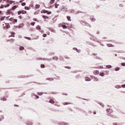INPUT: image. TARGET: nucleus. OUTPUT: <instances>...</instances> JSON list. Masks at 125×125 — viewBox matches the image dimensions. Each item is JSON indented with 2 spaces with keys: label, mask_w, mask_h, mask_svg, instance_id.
Masks as SVG:
<instances>
[{
  "label": "nucleus",
  "mask_w": 125,
  "mask_h": 125,
  "mask_svg": "<svg viewBox=\"0 0 125 125\" xmlns=\"http://www.w3.org/2000/svg\"><path fill=\"white\" fill-rule=\"evenodd\" d=\"M3 3L5 4V8L6 7H9L11 5V0H3Z\"/></svg>",
  "instance_id": "f257e3e1"
},
{
  "label": "nucleus",
  "mask_w": 125,
  "mask_h": 125,
  "mask_svg": "<svg viewBox=\"0 0 125 125\" xmlns=\"http://www.w3.org/2000/svg\"><path fill=\"white\" fill-rule=\"evenodd\" d=\"M2 27L4 30H7V29L10 28V25H9V23H4L2 24Z\"/></svg>",
  "instance_id": "f03ea898"
},
{
  "label": "nucleus",
  "mask_w": 125,
  "mask_h": 125,
  "mask_svg": "<svg viewBox=\"0 0 125 125\" xmlns=\"http://www.w3.org/2000/svg\"><path fill=\"white\" fill-rule=\"evenodd\" d=\"M20 14H27V11L21 10V11H18V15H20Z\"/></svg>",
  "instance_id": "7ed1b4c3"
},
{
  "label": "nucleus",
  "mask_w": 125,
  "mask_h": 125,
  "mask_svg": "<svg viewBox=\"0 0 125 125\" xmlns=\"http://www.w3.org/2000/svg\"><path fill=\"white\" fill-rule=\"evenodd\" d=\"M41 13H47V14L49 15V14H51L52 12L43 9L42 11H41Z\"/></svg>",
  "instance_id": "20e7f679"
},
{
  "label": "nucleus",
  "mask_w": 125,
  "mask_h": 125,
  "mask_svg": "<svg viewBox=\"0 0 125 125\" xmlns=\"http://www.w3.org/2000/svg\"><path fill=\"white\" fill-rule=\"evenodd\" d=\"M106 112L108 116H110V115H111V114H112V113H113V110H112V109L111 108H108L106 110Z\"/></svg>",
  "instance_id": "39448f33"
},
{
  "label": "nucleus",
  "mask_w": 125,
  "mask_h": 125,
  "mask_svg": "<svg viewBox=\"0 0 125 125\" xmlns=\"http://www.w3.org/2000/svg\"><path fill=\"white\" fill-rule=\"evenodd\" d=\"M18 7H19V5H16L13 6L12 8H11V10H12L13 11H14V10H15V9H16V8H18Z\"/></svg>",
  "instance_id": "423d86ee"
},
{
  "label": "nucleus",
  "mask_w": 125,
  "mask_h": 125,
  "mask_svg": "<svg viewBox=\"0 0 125 125\" xmlns=\"http://www.w3.org/2000/svg\"><path fill=\"white\" fill-rule=\"evenodd\" d=\"M93 74L94 75H98V74H99V71H98V70H94L93 71Z\"/></svg>",
  "instance_id": "0eeeda50"
},
{
  "label": "nucleus",
  "mask_w": 125,
  "mask_h": 125,
  "mask_svg": "<svg viewBox=\"0 0 125 125\" xmlns=\"http://www.w3.org/2000/svg\"><path fill=\"white\" fill-rule=\"evenodd\" d=\"M40 7H41V6L40 5V4H36L35 5V9H39Z\"/></svg>",
  "instance_id": "6e6552de"
},
{
  "label": "nucleus",
  "mask_w": 125,
  "mask_h": 125,
  "mask_svg": "<svg viewBox=\"0 0 125 125\" xmlns=\"http://www.w3.org/2000/svg\"><path fill=\"white\" fill-rule=\"evenodd\" d=\"M107 45L108 46V47H114V46H115V45L112 44H107Z\"/></svg>",
  "instance_id": "1a4fd4ad"
},
{
  "label": "nucleus",
  "mask_w": 125,
  "mask_h": 125,
  "mask_svg": "<svg viewBox=\"0 0 125 125\" xmlns=\"http://www.w3.org/2000/svg\"><path fill=\"white\" fill-rule=\"evenodd\" d=\"M99 75L101 76V77H104V76H105V74L103 72H100Z\"/></svg>",
  "instance_id": "9d476101"
},
{
  "label": "nucleus",
  "mask_w": 125,
  "mask_h": 125,
  "mask_svg": "<svg viewBox=\"0 0 125 125\" xmlns=\"http://www.w3.org/2000/svg\"><path fill=\"white\" fill-rule=\"evenodd\" d=\"M49 102V103H51V104H54V101L52 99H50Z\"/></svg>",
  "instance_id": "9b49d317"
},
{
  "label": "nucleus",
  "mask_w": 125,
  "mask_h": 125,
  "mask_svg": "<svg viewBox=\"0 0 125 125\" xmlns=\"http://www.w3.org/2000/svg\"><path fill=\"white\" fill-rule=\"evenodd\" d=\"M66 18L68 20V21H71V17L70 16H67L66 17Z\"/></svg>",
  "instance_id": "f8f14e48"
},
{
  "label": "nucleus",
  "mask_w": 125,
  "mask_h": 125,
  "mask_svg": "<svg viewBox=\"0 0 125 125\" xmlns=\"http://www.w3.org/2000/svg\"><path fill=\"white\" fill-rule=\"evenodd\" d=\"M37 30H39V31H41V26L40 25H38L36 26Z\"/></svg>",
  "instance_id": "ddd939ff"
},
{
  "label": "nucleus",
  "mask_w": 125,
  "mask_h": 125,
  "mask_svg": "<svg viewBox=\"0 0 125 125\" xmlns=\"http://www.w3.org/2000/svg\"><path fill=\"white\" fill-rule=\"evenodd\" d=\"M85 81L86 82H89V81H90V78L89 77H86L85 78Z\"/></svg>",
  "instance_id": "4468645a"
},
{
  "label": "nucleus",
  "mask_w": 125,
  "mask_h": 125,
  "mask_svg": "<svg viewBox=\"0 0 125 125\" xmlns=\"http://www.w3.org/2000/svg\"><path fill=\"white\" fill-rule=\"evenodd\" d=\"M54 1H55V0H51L50 1V3L51 4H53V3H54Z\"/></svg>",
  "instance_id": "2eb2a0df"
},
{
  "label": "nucleus",
  "mask_w": 125,
  "mask_h": 125,
  "mask_svg": "<svg viewBox=\"0 0 125 125\" xmlns=\"http://www.w3.org/2000/svg\"><path fill=\"white\" fill-rule=\"evenodd\" d=\"M42 18H43V19H48L49 18V17L46 16H42Z\"/></svg>",
  "instance_id": "dca6fc26"
},
{
  "label": "nucleus",
  "mask_w": 125,
  "mask_h": 125,
  "mask_svg": "<svg viewBox=\"0 0 125 125\" xmlns=\"http://www.w3.org/2000/svg\"><path fill=\"white\" fill-rule=\"evenodd\" d=\"M90 20H91V21H95V19L93 17H91L90 18Z\"/></svg>",
  "instance_id": "f3484780"
},
{
  "label": "nucleus",
  "mask_w": 125,
  "mask_h": 125,
  "mask_svg": "<svg viewBox=\"0 0 125 125\" xmlns=\"http://www.w3.org/2000/svg\"><path fill=\"white\" fill-rule=\"evenodd\" d=\"M58 6H59V4L56 3L55 4V8H58Z\"/></svg>",
  "instance_id": "a211bd4d"
},
{
  "label": "nucleus",
  "mask_w": 125,
  "mask_h": 125,
  "mask_svg": "<svg viewBox=\"0 0 125 125\" xmlns=\"http://www.w3.org/2000/svg\"><path fill=\"white\" fill-rule=\"evenodd\" d=\"M24 9H25V10H30V8H29V7L25 6Z\"/></svg>",
  "instance_id": "6ab92c4d"
},
{
  "label": "nucleus",
  "mask_w": 125,
  "mask_h": 125,
  "mask_svg": "<svg viewBox=\"0 0 125 125\" xmlns=\"http://www.w3.org/2000/svg\"><path fill=\"white\" fill-rule=\"evenodd\" d=\"M72 104V103H71L65 102L64 103V105H69V104Z\"/></svg>",
  "instance_id": "aec40b11"
},
{
  "label": "nucleus",
  "mask_w": 125,
  "mask_h": 125,
  "mask_svg": "<svg viewBox=\"0 0 125 125\" xmlns=\"http://www.w3.org/2000/svg\"><path fill=\"white\" fill-rule=\"evenodd\" d=\"M4 7H5V4H1L0 6V8H3Z\"/></svg>",
  "instance_id": "412c9836"
},
{
  "label": "nucleus",
  "mask_w": 125,
  "mask_h": 125,
  "mask_svg": "<svg viewBox=\"0 0 125 125\" xmlns=\"http://www.w3.org/2000/svg\"><path fill=\"white\" fill-rule=\"evenodd\" d=\"M62 27L63 29H67V26L65 25H62Z\"/></svg>",
  "instance_id": "4be33fe9"
},
{
  "label": "nucleus",
  "mask_w": 125,
  "mask_h": 125,
  "mask_svg": "<svg viewBox=\"0 0 125 125\" xmlns=\"http://www.w3.org/2000/svg\"><path fill=\"white\" fill-rule=\"evenodd\" d=\"M12 3H13V4H16V3H15V1L11 0V5L12 4Z\"/></svg>",
  "instance_id": "5701e85b"
},
{
  "label": "nucleus",
  "mask_w": 125,
  "mask_h": 125,
  "mask_svg": "<svg viewBox=\"0 0 125 125\" xmlns=\"http://www.w3.org/2000/svg\"><path fill=\"white\" fill-rule=\"evenodd\" d=\"M5 18L4 17H1V18L0 19V21H3V20H4Z\"/></svg>",
  "instance_id": "b1692460"
},
{
  "label": "nucleus",
  "mask_w": 125,
  "mask_h": 125,
  "mask_svg": "<svg viewBox=\"0 0 125 125\" xmlns=\"http://www.w3.org/2000/svg\"><path fill=\"white\" fill-rule=\"evenodd\" d=\"M94 81L95 82H98L99 80L97 79V77H95L94 79Z\"/></svg>",
  "instance_id": "393cba45"
},
{
  "label": "nucleus",
  "mask_w": 125,
  "mask_h": 125,
  "mask_svg": "<svg viewBox=\"0 0 125 125\" xmlns=\"http://www.w3.org/2000/svg\"><path fill=\"white\" fill-rule=\"evenodd\" d=\"M36 23L35 22H32L30 23V25H31V26H35V24Z\"/></svg>",
  "instance_id": "a878e982"
},
{
  "label": "nucleus",
  "mask_w": 125,
  "mask_h": 125,
  "mask_svg": "<svg viewBox=\"0 0 125 125\" xmlns=\"http://www.w3.org/2000/svg\"><path fill=\"white\" fill-rule=\"evenodd\" d=\"M24 50V47H23V46H21V47H20V50Z\"/></svg>",
  "instance_id": "bb28decb"
},
{
  "label": "nucleus",
  "mask_w": 125,
  "mask_h": 125,
  "mask_svg": "<svg viewBox=\"0 0 125 125\" xmlns=\"http://www.w3.org/2000/svg\"><path fill=\"white\" fill-rule=\"evenodd\" d=\"M18 18H19V19H23V17H22V16L21 15L19 16Z\"/></svg>",
  "instance_id": "cd10ccee"
},
{
  "label": "nucleus",
  "mask_w": 125,
  "mask_h": 125,
  "mask_svg": "<svg viewBox=\"0 0 125 125\" xmlns=\"http://www.w3.org/2000/svg\"><path fill=\"white\" fill-rule=\"evenodd\" d=\"M25 39H26V40H28V41H31L30 37H25Z\"/></svg>",
  "instance_id": "c85d7f7f"
},
{
  "label": "nucleus",
  "mask_w": 125,
  "mask_h": 125,
  "mask_svg": "<svg viewBox=\"0 0 125 125\" xmlns=\"http://www.w3.org/2000/svg\"><path fill=\"white\" fill-rule=\"evenodd\" d=\"M22 6H25L26 5V3L23 2L21 3Z\"/></svg>",
  "instance_id": "c756f323"
},
{
  "label": "nucleus",
  "mask_w": 125,
  "mask_h": 125,
  "mask_svg": "<svg viewBox=\"0 0 125 125\" xmlns=\"http://www.w3.org/2000/svg\"><path fill=\"white\" fill-rule=\"evenodd\" d=\"M120 67H116L115 68V71H119V70H120Z\"/></svg>",
  "instance_id": "7c9ffc66"
},
{
  "label": "nucleus",
  "mask_w": 125,
  "mask_h": 125,
  "mask_svg": "<svg viewBox=\"0 0 125 125\" xmlns=\"http://www.w3.org/2000/svg\"><path fill=\"white\" fill-rule=\"evenodd\" d=\"M13 22H15V23H17V19H14L13 20Z\"/></svg>",
  "instance_id": "2f4dec72"
},
{
  "label": "nucleus",
  "mask_w": 125,
  "mask_h": 125,
  "mask_svg": "<svg viewBox=\"0 0 125 125\" xmlns=\"http://www.w3.org/2000/svg\"><path fill=\"white\" fill-rule=\"evenodd\" d=\"M41 67H42V68H44V67H45V66L44 65V64H41Z\"/></svg>",
  "instance_id": "473e14b6"
},
{
  "label": "nucleus",
  "mask_w": 125,
  "mask_h": 125,
  "mask_svg": "<svg viewBox=\"0 0 125 125\" xmlns=\"http://www.w3.org/2000/svg\"><path fill=\"white\" fill-rule=\"evenodd\" d=\"M121 65H122V66H123L125 67V62H122V63H121Z\"/></svg>",
  "instance_id": "72a5a7b5"
},
{
  "label": "nucleus",
  "mask_w": 125,
  "mask_h": 125,
  "mask_svg": "<svg viewBox=\"0 0 125 125\" xmlns=\"http://www.w3.org/2000/svg\"><path fill=\"white\" fill-rule=\"evenodd\" d=\"M107 68H112V66L110 65H107Z\"/></svg>",
  "instance_id": "f704fd0d"
},
{
  "label": "nucleus",
  "mask_w": 125,
  "mask_h": 125,
  "mask_svg": "<svg viewBox=\"0 0 125 125\" xmlns=\"http://www.w3.org/2000/svg\"><path fill=\"white\" fill-rule=\"evenodd\" d=\"M24 0H20L19 2L20 3H22L23 2V1H24Z\"/></svg>",
  "instance_id": "c9c22d12"
},
{
  "label": "nucleus",
  "mask_w": 125,
  "mask_h": 125,
  "mask_svg": "<svg viewBox=\"0 0 125 125\" xmlns=\"http://www.w3.org/2000/svg\"><path fill=\"white\" fill-rule=\"evenodd\" d=\"M14 19H13V18H10V19H9V21H13Z\"/></svg>",
  "instance_id": "e433bc0d"
},
{
  "label": "nucleus",
  "mask_w": 125,
  "mask_h": 125,
  "mask_svg": "<svg viewBox=\"0 0 125 125\" xmlns=\"http://www.w3.org/2000/svg\"><path fill=\"white\" fill-rule=\"evenodd\" d=\"M65 68H66V69H71V67L69 66H65Z\"/></svg>",
  "instance_id": "4c0bfd02"
},
{
  "label": "nucleus",
  "mask_w": 125,
  "mask_h": 125,
  "mask_svg": "<svg viewBox=\"0 0 125 125\" xmlns=\"http://www.w3.org/2000/svg\"><path fill=\"white\" fill-rule=\"evenodd\" d=\"M46 36H47L46 34H44L43 35V38H45L46 37Z\"/></svg>",
  "instance_id": "58836bf2"
},
{
  "label": "nucleus",
  "mask_w": 125,
  "mask_h": 125,
  "mask_svg": "<svg viewBox=\"0 0 125 125\" xmlns=\"http://www.w3.org/2000/svg\"><path fill=\"white\" fill-rule=\"evenodd\" d=\"M11 12V10H7L8 13H10Z\"/></svg>",
  "instance_id": "ea45409f"
},
{
  "label": "nucleus",
  "mask_w": 125,
  "mask_h": 125,
  "mask_svg": "<svg viewBox=\"0 0 125 125\" xmlns=\"http://www.w3.org/2000/svg\"><path fill=\"white\" fill-rule=\"evenodd\" d=\"M15 107H19V105L17 104H14Z\"/></svg>",
  "instance_id": "a19ab883"
},
{
  "label": "nucleus",
  "mask_w": 125,
  "mask_h": 125,
  "mask_svg": "<svg viewBox=\"0 0 125 125\" xmlns=\"http://www.w3.org/2000/svg\"><path fill=\"white\" fill-rule=\"evenodd\" d=\"M3 101H6V98H3L2 99Z\"/></svg>",
  "instance_id": "79ce46f5"
},
{
  "label": "nucleus",
  "mask_w": 125,
  "mask_h": 125,
  "mask_svg": "<svg viewBox=\"0 0 125 125\" xmlns=\"http://www.w3.org/2000/svg\"><path fill=\"white\" fill-rule=\"evenodd\" d=\"M122 87H123L124 88H125V84L122 85Z\"/></svg>",
  "instance_id": "37998d69"
},
{
  "label": "nucleus",
  "mask_w": 125,
  "mask_h": 125,
  "mask_svg": "<svg viewBox=\"0 0 125 125\" xmlns=\"http://www.w3.org/2000/svg\"><path fill=\"white\" fill-rule=\"evenodd\" d=\"M39 95H42V93H39Z\"/></svg>",
  "instance_id": "c03bdc74"
},
{
  "label": "nucleus",
  "mask_w": 125,
  "mask_h": 125,
  "mask_svg": "<svg viewBox=\"0 0 125 125\" xmlns=\"http://www.w3.org/2000/svg\"><path fill=\"white\" fill-rule=\"evenodd\" d=\"M93 114H94V115H96V112L95 111H94Z\"/></svg>",
  "instance_id": "a18cd8bd"
},
{
  "label": "nucleus",
  "mask_w": 125,
  "mask_h": 125,
  "mask_svg": "<svg viewBox=\"0 0 125 125\" xmlns=\"http://www.w3.org/2000/svg\"><path fill=\"white\" fill-rule=\"evenodd\" d=\"M10 41H11V42H14V39H11Z\"/></svg>",
  "instance_id": "49530a36"
},
{
  "label": "nucleus",
  "mask_w": 125,
  "mask_h": 125,
  "mask_svg": "<svg viewBox=\"0 0 125 125\" xmlns=\"http://www.w3.org/2000/svg\"><path fill=\"white\" fill-rule=\"evenodd\" d=\"M93 55H94L95 56H96V55H97V54H92Z\"/></svg>",
  "instance_id": "de8ad7c7"
},
{
  "label": "nucleus",
  "mask_w": 125,
  "mask_h": 125,
  "mask_svg": "<svg viewBox=\"0 0 125 125\" xmlns=\"http://www.w3.org/2000/svg\"><path fill=\"white\" fill-rule=\"evenodd\" d=\"M36 98L38 99V98H39V97L38 96H37Z\"/></svg>",
  "instance_id": "09e8293b"
},
{
  "label": "nucleus",
  "mask_w": 125,
  "mask_h": 125,
  "mask_svg": "<svg viewBox=\"0 0 125 125\" xmlns=\"http://www.w3.org/2000/svg\"><path fill=\"white\" fill-rule=\"evenodd\" d=\"M48 81H51V79H48Z\"/></svg>",
  "instance_id": "8fccbe9b"
},
{
  "label": "nucleus",
  "mask_w": 125,
  "mask_h": 125,
  "mask_svg": "<svg viewBox=\"0 0 125 125\" xmlns=\"http://www.w3.org/2000/svg\"><path fill=\"white\" fill-rule=\"evenodd\" d=\"M11 37H15V36H14V35H13V36H11Z\"/></svg>",
  "instance_id": "3c124183"
},
{
  "label": "nucleus",
  "mask_w": 125,
  "mask_h": 125,
  "mask_svg": "<svg viewBox=\"0 0 125 125\" xmlns=\"http://www.w3.org/2000/svg\"><path fill=\"white\" fill-rule=\"evenodd\" d=\"M114 125H117V123H116L115 124H114Z\"/></svg>",
  "instance_id": "603ef678"
},
{
  "label": "nucleus",
  "mask_w": 125,
  "mask_h": 125,
  "mask_svg": "<svg viewBox=\"0 0 125 125\" xmlns=\"http://www.w3.org/2000/svg\"><path fill=\"white\" fill-rule=\"evenodd\" d=\"M0 13H1V11H0Z\"/></svg>",
  "instance_id": "864d4df0"
},
{
  "label": "nucleus",
  "mask_w": 125,
  "mask_h": 125,
  "mask_svg": "<svg viewBox=\"0 0 125 125\" xmlns=\"http://www.w3.org/2000/svg\"><path fill=\"white\" fill-rule=\"evenodd\" d=\"M35 14H37V12H35Z\"/></svg>",
  "instance_id": "5fc2aeb1"
},
{
  "label": "nucleus",
  "mask_w": 125,
  "mask_h": 125,
  "mask_svg": "<svg viewBox=\"0 0 125 125\" xmlns=\"http://www.w3.org/2000/svg\"><path fill=\"white\" fill-rule=\"evenodd\" d=\"M52 81H53V79H52Z\"/></svg>",
  "instance_id": "6e6d98bb"
},
{
  "label": "nucleus",
  "mask_w": 125,
  "mask_h": 125,
  "mask_svg": "<svg viewBox=\"0 0 125 125\" xmlns=\"http://www.w3.org/2000/svg\"><path fill=\"white\" fill-rule=\"evenodd\" d=\"M69 1H71V0H69Z\"/></svg>",
  "instance_id": "4d7b16f0"
}]
</instances>
